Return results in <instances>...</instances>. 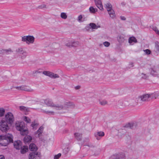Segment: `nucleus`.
<instances>
[{"label": "nucleus", "mask_w": 159, "mask_h": 159, "mask_svg": "<svg viewBox=\"0 0 159 159\" xmlns=\"http://www.w3.org/2000/svg\"><path fill=\"white\" fill-rule=\"evenodd\" d=\"M152 29L154 30L156 33H157V31L159 30L157 29V28L156 27H154L152 28Z\"/></svg>", "instance_id": "603ef678"}, {"label": "nucleus", "mask_w": 159, "mask_h": 159, "mask_svg": "<svg viewBox=\"0 0 159 159\" xmlns=\"http://www.w3.org/2000/svg\"><path fill=\"white\" fill-rule=\"evenodd\" d=\"M16 51L17 52L22 54V55L21 56V58L22 59L25 58L27 56V52L23 50L22 48H18L16 49Z\"/></svg>", "instance_id": "0eeeda50"}, {"label": "nucleus", "mask_w": 159, "mask_h": 159, "mask_svg": "<svg viewBox=\"0 0 159 159\" xmlns=\"http://www.w3.org/2000/svg\"><path fill=\"white\" fill-rule=\"evenodd\" d=\"M15 127L16 129L20 131V134L22 135H25L28 134V131L25 129V125L24 122H18L15 124Z\"/></svg>", "instance_id": "f03ea898"}, {"label": "nucleus", "mask_w": 159, "mask_h": 159, "mask_svg": "<svg viewBox=\"0 0 159 159\" xmlns=\"http://www.w3.org/2000/svg\"><path fill=\"white\" fill-rule=\"evenodd\" d=\"M52 72L49 71H43V74L44 75H46V76H49V77H50L51 74Z\"/></svg>", "instance_id": "f704fd0d"}, {"label": "nucleus", "mask_w": 159, "mask_h": 159, "mask_svg": "<svg viewBox=\"0 0 159 159\" xmlns=\"http://www.w3.org/2000/svg\"><path fill=\"white\" fill-rule=\"evenodd\" d=\"M142 78L143 79H146L148 77V76L146 75V74H144L143 73H142Z\"/></svg>", "instance_id": "79ce46f5"}, {"label": "nucleus", "mask_w": 159, "mask_h": 159, "mask_svg": "<svg viewBox=\"0 0 159 159\" xmlns=\"http://www.w3.org/2000/svg\"><path fill=\"white\" fill-rule=\"evenodd\" d=\"M24 90L29 92H33V90L32 89L30 88L29 87H28L25 86V88L24 89Z\"/></svg>", "instance_id": "e433bc0d"}, {"label": "nucleus", "mask_w": 159, "mask_h": 159, "mask_svg": "<svg viewBox=\"0 0 159 159\" xmlns=\"http://www.w3.org/2000/svg\"><path fill=\"white\" fill-rule=\"evenodd\" d=\"M29 149L32 151H36L37 150V148L36 145L34 143H31L30 144Z\"/></svg>", "instance_id": "aec40b11"}, {"label": "nucleus", "mask_w": 159, "mask_h": 159, "mask_svg": "<svg viewBox=\"0 0 159 159\" xmlns=\"http://www.w3.org/2000/svg\"><path fill=\"white\" fill-rule=\"evenodd\" d=\"M149 70L151 75L154 76H157L158 75L157 71L155 67L150 68Z\"/></svg>", "instance_id": "2eb2a0df"}, {"label": "nucleus", "mask_w": 159, "mask_h": 159, "mask_svg": "<svg viewBox=\"0 0 159 159\" xmlns=\"http://www.w3.org/2000/svg\"><path fill=\"white\" fill-rule=\"evenodd\" d=\"M20 109L21 111H23L24 112H27L30 111V109L29 108L23 106H20Z\"/></svg>", "instance_id": "b1692460"}, {"label": "nucleus", "mask_w": 159, "mask_h": 159, "mask_svg": "<svg viewBox=\"0 0 159 159\" xmlns=\"http://www.w3.org/2000/svg\"><path fill=\"white\" fill-rule=\"evenodd\" d=\"M61 154L59 153L57 155H55L54 157V159H58L61 157Z\"/></svg>", "instance_id": "37998d69"}, {"label": "nucleus", "mask_w": 159, "mask_h": 159, "mask_svg": "<svg viewBox=\"0 0 159 159\" xmlns=\"http://www.w3.org/2000/svg\"><path fill=\"white\" fill-rule=\"evenodd\" d=\"M32 137L30 135H26L24 139V142L25 143H29L32 140Z\"/></svg>", "instance_id": "6ab92c4d"}, {"label": "nucleus", "mask_w": 159, "mask_h": 159, "mask_svg": "<svg viewBox=\"0 0 159 159\" xmlns=\"http://www.w3.org/2000/svg\"><path fill=\"white\" fill-rule=\"evenodd\" d=\"M145 52V53L147 55L150 54L151 52L150 50L148 49H147L143 50Z\"/></svg>", "instance_id": "a19ab883"}, {"label": "nucleus", "mask_w": 159, "mask_h": 159, "mask_svg": "<svg viewBox=\"0 0 159 159\" xmlns=\"http://www.w3.org/2000/svg\"><path fill=\"white\" fill-rule=\"evenodd\" d=\"M108 12L110 17L112 19H113L116 16L114 11L113 9L111 10L107 11Z\"/></svg>", "instance_id": "5701e85b"}, {"label": "nucleus", "mask_w": 159, "mask_h": 159, "mask_svg": "<svg viewBox=\"0 0 159 159\" xmlns=\"http://www.w3.org/2000/svg\"><path fill=\"white\" fill-rule=\"evenodd\" d=\"M13 137L10 134H8L5 135L0 136V144L2 146H6L10 143H12Z\"/></svg>", "instance_id": "f257e3e1"}, {"label": "nucleus", "mask_w": 159, "mask_h": 159, "mask_svg": "<svg viewBox=\"0 0 159 159\" xmlns=\"http://www.w3.org/2000/svg\"><path fill=\"white\" fill-rule=\"evenodd\" d=\"M117 40L120 43H122L124 42L125 39L123 36H118L117 37Z\"/></svg>", "instance_id": "c85d7f7f"}, {"label": "nucleus", "mask_w": 159, "mask_h": 159, "mask_svg": "<svg viewBox=\"0 0 159 159\" xmlns=\"http://www.w3.org/2000/svg\"><path fill=\"white\" fill-rule=\"evenodd\" d=\"M75 105L73 103L71 102H66L64 105L58 104L57 110H61V109H66L67 108L70 107H74Z\"/></svg>", "instance_id": "20e7f679"}, {"label": "nucleus", "mask_w": 159, "mask_h": 159, "mask_svg": "<svg viewBox=\"0 0 159 159\" xmlns=\"http://www.w3.org/2000/svg\"><path fill=\"white\" fill-rule=\"evenodd\" d=\"M95 2L97 7L100 10H102L103 8V6L101 0H94Z\"/></svg>", "instance_id": "4468645a"}, {"label": "nucleus", "mask_w": 159, "mask_h": 159, "mask_svg": "<svg viewBox=\"0 0 159 159\" xmlns=\"http://www.w3.org/2000/svg\"><path fill=\"white\" fill-rule=\"evenodd\" d=\"M120 18L122 20H126V18L124 16H120Z\"/></svg>", "instance_id": "6e6d98bb"}, {"label": "nucleus", "mask_w": 159, "mask_h": 159, "mask_svg": "<svg viewBox=\"0 0 159 159\" xmlns=\"http://www.w3.org/2000/svg\"><path fill=\"white\" fill-rule=\"evenodd\" d=\"M41 112H42L43 113H45L46 114H54V112L52 111H46L43 110H41Z\"/></svg>", "instance_id": "c9c22d12"}, {"label": "nucleus", "mask_w": 159, "mask_h": 159, "mask_svg": "<svg viewBox=\"0 0 159 159\" xmlns=\"http://www.w3.org/2000/svg\"><path fill=\"white\" fill-rule=\"evenodd\" d=\"M61 17L62 18L66 19L67 18V16L66 13L62 12L61 14Z\"/></svg>", "instance_id": "72a5a7b5"}, {"label": "nucleus", "mask_w": 159, "mask_h": 159, "mask_svg": "<svg viewBox=\"0 0 159 159\" xmlns=\"http://www.w3.org/2000/svg\"><path fill=\"white\" fill-rule=\"evenodd\" d=\"M107 103V102L106 100H103L102 101L100 102V103L102 105H104Z\"/></svg>", "instance_id": "49530a36"}, {"label": "nucleus", "mask_w": 159, "mask_h": 159, "mask_svg": "<svg viewBox=\"0 0 159 159\" xmlns=\"http://www.w3.org/2000/svg\"><path fill=\"white\" fill-rule=\"evenodd\" d=\"M134 125V124L132 123H129L128 124L126 125L125 127L127 128H129L130 129H132L133 128Z\"/></svg>", "instance_id": "4c0bfd02"}, {"label": "nucleus", "mask_w": 159, "mask_h": 159, "mask_svg": "<svg viewBox=\"0 0 159 159\" xmlns=\"http://www.w3.org/2000/svg\"><path fill=\"white\" fill-rule=\"evenodd\" d=\"M69 151V149L68 148H66L63 150V152L65 154H66Z\"/></svg>", "instance_id": "ea45409f"}, {"label": "nucleus", "mask_w": 159, "mask_h": 159, "mask_svg": "<svg viewBox=\"0 0 159 159\" xmlns=\"http://www.w3.org/2000/svg\"><path fill=\"white\" fill-rule=\"evenodd\" d=\"M89 27H86V29L88 30V28H92V29H97L98 28L100 27V26H97L95 24L93 23H90L89 24Z\"/></svg>", "instance_id": "f3484780"}, {"label": "nucleus", "mask_w": 159, "mask_h": 159, "mask_svg": "<svg viewBox=\"0 0 159 159\" xmlns=\"http://www.w3.org/2000/svg\"><path fill=\"white\" fill-rule=\"evenodd\" d=\"M86 139V140H87V141H88V140H89V139L87 138V139Z\"/></svg>", "instance_id": "0e129e2a"}, {"label": "nucleus", "mask_w": 159, "mask_h": 159, "mask_svg": "<svg viewBox=\"0 0 159 159\" xmlns=\"http://www.w3.org/2000/svg\"><path fill=\"white\" fill-rule=\"evenodd\" d=\"M59 77V75L56 74L52 72L51 73L50 78L55 79L58 78Z\"/></svg>", "instance_id": "7c9ffc66"}, {"label": "nucleus", "mask_w": 159, "mask_h": 159, "mask_svg": "<svg viewBox=\"0 0 159 159\" xmlns=\"http://www.w3.org/2000/svg\"><path fill=\"white\" fill-rule=\"evenodd\" d=\"M110 159H125V155L124 153L120 152L116 155L111 156Z\"/></svg>", "instance_id": "9d476101"}, {"label": "nucleus", "mask_w": 159, "mask_h": 159, "mask_svg": "<svg viewBox=\"0 0 159 159\" xmlns=\"http://www.w3.org/2000/svg\"><path fill=\"white\" fill-rule=\"evenodd\" d=\"M0 159H5V157L3 155H0Z\"/></svg>", "instance_id": "13d9d810"}, {"label": "nucleus", "mask_w": 159, "mask_h": 159, "mask_svg": "<svg viewBox=\"0 0 159 159\" xmlns=\"http://www.w3.org/2000/svg\"><path fill=\"white\" fill-rule=\"evenodd\" d=\"M5 112V109L2 107L0 108V117L4 116Z\"/></svg>", "instance_id": "c756f323"}, {"label": "nucleus", "mask_w": 159, "mask_h": 159, "mask_svg": "<svg viewBox=\"0 0 159 159\" xmlns=\"http://www.w3.org/2000/svg\"><path fill=\"white\" fill-rule=\"evenodd\" d=\"M82 18V16L81 15H80L78 17V20L79 21H80L81 20V19Z\"/></svg>", "instance_id": "8fccbe9b"}, {"label": "nucleus", "mask_w": 159, "mask_h": 159, "mask_svg": "<svg viewBox=\"0 0 159 159\" xmlns=\"http://www.w3.org/2000/svg\"><path fill=\"white\" fill-rule=\"evenodd\" d=\"M156 47L157 51L159 52V43L158 42L156 43Z\"/></svg>", "instance_id": "09e8293b"}, {"label": "nucleus", "mask_w": 159, "mask_h": 159, "mask_svg": "<svg viewBox=\"0 0 159 159\" xmlns=\"http://www.w3.org/2000/svg\"><path fill=\"white\" fill-rule=\"evenodd\" d=\"M104 133L103 132L99 131L94 134L95 137L98 140H100L101 137L104 135Z\"/></svg>", "instance_id": "9b49d317"}, {"label": "nucleus", "mask_w": 159, "mask_h": 159, "mask_svg": "<svg viewBox=\"0 0 159 159\" xmlns=\"http://www.w3.org/2000/svg\"><path fill=\"white\" fill-rule=\"evenodd\" d=\"M74 135L75 139H76L78 141H80L82 140V134L79 133H74Z\"/></svg>", "instance_id": "dca6fc26"}, {"label": "nucleus", "mask_w": 159, "mask_h": 159, "mask_svg": "<svg viewBox=\"0 0 159 159\" xmlns=\"http://www.w3.org/2000/svg\"><path fill=\"white\" fill-rule=\"evenodd\" d=\"M40 153L39 152L30 153L29 156V159H40Z\"/></svg>", "instance_id": "423d86ee"}, {"label": "nucleus", "mask_w": 159, "mask_h": 159, "mask_svg": "<svg viewBox=\"0 0 159 159\" xmlns=\"http://www.w3.org/2000/svg\"><path fill=\"white\" fill-rule=\"evenodd\" d=\"M14 147L17 149H20L22 148V143L20 140L15 141L14 143Z\"/></svg>", "instance_id": "ddd939ff"}, {"label": "nucleus", "mask_w": 159, "mask_h": 159, "mask_svg": "<svg viewBox=\"0 0 159 159\" xmlns=\"http://www.w3.org/2000/svg\"><path fill=\"white\" fill-rule=\"evenodd\" d=\"M42 101L44 102L45 104L48 106L54 107L57 108L58 104L56 105L53 103L51 99L47 98L45 100H43Z\"/></svg>", "instance_id": "6e6552de"}, {"label": "nucleus", "mask_w": 159, "mask_h": 159, "mask_svg": "<svg viewBox=\"0 0 159 159\" xmlns=\"http://www.w3.org/2000/svg\"><path fill=\"white\" fill-rule=\"evenodd\" d=\"M23 120L27 123H30L31 121V120L29 118L26 116H24V117Z\"/></svg>", "instance_id": "2f4dec72"}, {"label": "nucleus", "mask_w": 159, "mask_h": 159, "mask_svg": "<svg viewBox=\"0 0 159 159\" xmlns=\"http://www.w3.org/2000/svg\"><path fill=\"white\" fill-rule=\"evenodd\" d=\"M4 77H5V76L0 77V82H2L4 81V80H3Z\"/></svg>", "instance_id": "4d7b16f0"}, {"label": "nucleus", "mask_w": 159, "mask_h": 159, "mask_svg": "<svg viewBox=\"0 0 159 159\" xmlns=\"http://www.w3.org/2000/svg\"><path fill=\"white\" fill-rule=\"evenodd\" d=\"M5 53H6L7 54H8L9 52H12L11 49V48H9L8 49H4Z\"/></svg>", "instance_id": "de8ad7c7"}, {"label": "nucleus", "mask_w": 159, "mask_h": 159, "mask_svg": "<svg viewBox=\"0 0 159 159\" xmlns=\"http://www.w3.org/2000/svg\"><path fill=\"white\" fill-rule=\"evenodd\" d=\"M27 37L28 36L22 37V41L23 42H27Z\"/></svg>", "instance_id": "c03bdc74"}, {"label": "nucleus", "mask_w": 159, "mask_h": 159, "mask_svg": "<svg viewBox=\"0 0 159 159\" xmlns=\"http://www.w3.org/2000/svg\"><path fill=\"white\" fill-rule=\"evenodd\" d=\"M6 121L8 123L11 124L14 120V117L13 114L10 112H8L5 116Z\"/></svg>", "instance_id": "39448f33"}, {"label": "nucleus", "mask_w": 159, "mask_h": 159, "mask_svg": "<svg viewBox=\"0 0 159 159\" xmlns=\"http://www.w3.org/2000/svg\"><path fill=\"white\" fill-rule=\"evenodd\" d=\"M43 127L41 126L39 129L37 131V133L38 134V136L39 137L40 134H41L43 132Z\"/></svg>", "instance_id": "a878e982"}, {"label": "nucleus", "mask_w": 159, "mask_h": 159, "mask_svg": "<svg viewBox=\"0 0 159 159\" xmlns=\"http://www.w3.org/2000/svg\"><path fill=\"white\" fill-rule=\"evenodd\" d=\"M20 149V152L22 154L25 153L28 150V147L26 146H24Z\"/></svg>", "instance_id": "412c9836"}, {"label": "nucleus", "mask_w": 159, "mask_h": 159, "mask_svg": "<svg viewBox=\"0 0 159 159\" xmlns=\"http://www.w3.org/2000/svg\"><path fill=\"white\" fill-rule=\"evenodd\" d=\"M79 45L78 41H70L66 44V45L69 47H76Z\"/></svg>", "instance_id": "f8f14e48"}, {"label": "nucleus", "mask_w": 159, "mask_h": 159, "mask_svg": "<svg viewBox=\"0 0 159 159\" xmlns=\"http://www.w3.org/2000/svg\"><path fill=\"white\" fill-rule=\"evenodd\" d=\"M41 73V72L40 71H35L36 73Z\"/></svg>", "instance_id": "052dcab7"}, {"label": "nucleus", "mask_w": 159, "mask_h": 159, "mask_svg": "<svg viewBox=\"0 0 159 159\" xmlns=\"http://www.w3.org/2000/svg\"><path fill=\"white\" fill-rule=\"evenodd\" d=\"M149 94H146L143 95L142 96L139 97L138 101H139L146 102L149 101L150 99Z\"/></svg>", "instance_id": "1a4fd4ad"}, {"label": "nucleus", "mask_w": 159, "mask_h": 159, "mask_svg": "<svg viewBox=\"0 0 159 159\" xmlns=\"http://www.w3.org/2000/svg\"><path fill=\"white\" fill-rule=\"evenodd\" d=\"M27 40L26 43L29 44L30 43H33L34 40V38L33 36H28Z\"/></svg>", "instance_id": "a211bd4d"}, {"label": "nucleus", "mask_w": 159, "mask_h": 159, "mask_svg": "<svg viewBox=\"0 0 159 159\" xmlns=\"http://www.w3.org/2000/svg\"><path fill=\"white\" fill-rule=\"evenodd\" d=\"M156 33L159 35V30H157V33Z\"/></svg>", "instance_id": "680f3d73"}, {"label": "nucleus", "mask_w": 159, "mask_h": 159, "mask_svg": "<svg viewBox=\"0 0 159 159\" xmlns=\"http://www.w3.org/2000/svg\"><path fill=\"white\" fill-rule=\"evenodd\" d=\"M25 86L23 85L20 86H17L15 88L18 90H24V89L25 88Z\"/></svg>", "instance_id": "58836bf2"}, {"label": "nucleus", "mask_w": 159, "mask_h": 159, "mask_svg": "<svg viewBox=\"0 0 159 159\" xmlns=\"http://www.w3.org/2000/svg\"><path fill=\"white\" fill-rule=\"evenodd\" d=\"M7 123L4 120L0 121V130L2 132L6 133L10 129V127Z\"/></svg>", "instance_id": "7ed1b4c3"}, {"label": "nucleus", "mask_w": 159, "mask_h": 159, "mask_svg": "<svg viewBox=\"0 0 159 159\" xmlns=\"http://www.w3.org/2000/svg\"><path fill=\"white\" fill-rule=\"evenodd\" d=\"M121 4H122V5H124V2H122V3H121Z\"/></svg>", "instance_id": "e2e57ef3"}, {"label": "nucleus", "mask_w": 159, "mask_h": 159, "mask_svg": "<svg viewBox=\"0 0 159 159\" xmlns=\"http://www.w3.org/2000/svg\"><path fill=\"white\" fill-rule=\"evenodd\" d=\"M86 146H87L89 147L90 148H95V146L91 144H88V145H87Z\"/></svg>", "instance_id": "864d4df0"}, {"label": "nucleus", "mask_w": 159, "mask_h": 159, "mask_svg": "<svg viewBox=\"0 0 159 159\" xmlns=\"http://www.w3.org/2000/svg\"><path fill=\"white\" fill-rule=\"evenodd\" d=\"M103 45L106 47H108L110 46V43L106 41L103 43Z\"/></svg>", "instance_id": "a18cd8bd"}, {"label": "nucleus", "mask_w": 159, "mask_h": 159, "mask_svg": "<svg viewBox=\"0 0 159 159\" xmlns=\"http://www.w3.org/2000/svg\"><path fill=\"white\" fill-rule=\"evenodd\" d=\"M151 99H156L159 96V92H155L153 93L149 94Z\"/></svg>", "instance_id": "4be33fe9"}, {"label": "nucleus", "mask_w": 159, "mask_h": 159, "mask_svg": "<svg viewBox=\"0 0 159 159\" xmlns=\"http://www.w3.org/2000/svg\"><path fill=\"white\" fill-rule=\"evenodd\" d=\"M0 54H5L4 49H2L0 50Z\"/></svg>", "instance_id": "5fc2aeb1"}, {"label": "nucleus", "mask_w": 159, "mask_h": 159, "mask_svg": "<svg viewBox=\"0 0 159 159\" xmlns=\"http://www.w3.org/2000/svg\"><path fill=\"white\" fill-rule=\"evenodd\" d=\"M38 125V124L36 123L35 121H34L32 123L31 126L32 127L34 130H36L37 128Z\"/></svg>", "instance_id": "393cba45"}, {"label": "nucleus", "mask_w": 159, "mask_h": 159, "mask_svg": "<svg viewBox=\"0 0 159 159\" xmlns=\"http://www.w3.org/2000/svg\"><path fill=\"white\" fill-rule=\"evenodd\" d=\"M105 5L107 11L113 9H112V6L110 3H107L106 4H105Z\"/></svg>", "instance_id": "bb28decb"}, {"label": "nucleus", "mask_w": 159, "mask_h": 159, "mask_svg": "<svg viewBox=\"0 0 159 159\" xmlns=\"http://www.w3.org/2000/svg\"><path fill=\"white\" fill-rule=\"evenodd\" d=\"M80 88V86H77L75 87V89H78Z\"/></svg>", "instance_id": "bf43d9fd"}, {"label": "nucleus", "mask_w": 159, "mask_h": 159, "mask_svg": "<svg viewBox=\"0 0 159 159\" xmlns=\"http://www.w3.org/2000/svg\"><path fill=\"white\" fill-rule=\"evenodd\" d=\"M137 40L134 37H130L129 39V43H132L133 42H136Z\"/></svg>", "instance_id": "cd10ccee"}, {"label": "nucleus", "mask_w": 159, "mask_h": 159, "mask_svg": "<svg viewBox=\"0 0 159 159\" xmlns=\"http://www.w3.org/2000/svg\"><path fill=\"white\" fill-rule=\"evenodd\" d=\"M90 12L91 13H94L97 11V9L94 8L93 7H90L89 8Z\"/></svg>", "instance_id": "473e14b6"}, {"label": "nucleus", "mask_w": 159, "mask_h": 159, "mask_svg": "<svg viewBox=\"0 0 159 159\" xmlns=\"http://www.w3.org/2000/svg\"><path fill=\"white\" fill-rule=\"evenodd\" d=\"M129 67H131L134 66V63L133 62H130L129 63Z\"/></svg>", "instance_id": "3c124183"}]
</instances>
